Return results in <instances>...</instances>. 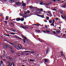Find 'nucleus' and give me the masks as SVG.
Returning a JSON list of instances; mask_svg holds the SVG:
<instances>
[{"label":"nucleus","mask_w":66,"mask_h":66,"mask_svg":"<svg viewBox=\"0 0 66 66\" xmlns=\"http://www.w3.org/2000/svg\"><path fill=\"white\" fill-rule=\"evenodd\" d=\"M6 63H7L8 64H9L8 65V66H11V62L10 61H9L8 62H6Z\"/></svg>","instance_id":"nucleus-1"},{"label":"nucleus","mask_w":66,"mask_h":66,"mask_svg":"<svg viewBox=\"0 0 66 66\" xmlns=\"http://www.w3.org/2000/svg\"><path fill=\"white\" fill-rule=\"evenodd\" d=\"M26 5V4L24 3H23V1H22V6H25Z\"/></svg>","instance_id":"nucleus-2"},{"label":"nucleus","mask_w":66,"mask_h":66,"mask_svg":"<svg viewBox=\"0 0 66 66\" xmlns=\"http://www.w3.org/2000/svg\"><path fill=\"white\" fill-rule=\"evenodd\" d=\"M16 4L17 5H20V3L19 2H17L16 3Z\"/></svg>","instance_id":"nucleus-3"},{"label":"nucleus","mask_w":66,"mask_h":66,"mask_svg":"<svg viewBox=\"0 0 66 66\" xmlns=\"http://www.w3.org/2000/svg\"><path fill=\"white\" fill-rule=\"evenodd\" d=\"M61 56H64V57H65V56H64V54H63V52L62 51H61Z\"/></svg>","instance_id":"nucleus-4"},{"label":"nucleus","mask_w":66,"mask_h":66,"mask_svg":"<svg viewBox=\"0 0 66 66\" xmlns=\"http://www.w3.org/2000/svg\"><path fill=\"white\" fill-rule=\"evenodd\" d=\"M29 7L30 9H35V7L32 6H29Z\"/></svg>","instance_id":"nucleus-5"},{"label":"nucleus","mask_w":66,"mask_h":66,"mask_svg":"<svg viewBox=\"0 0 66 66\" xmlns=\"http://www.w3.org/2000/svg\"><path fill=\"white\" fill-rule=\"evenodd\" d=\"M18 48H19V49H21V48H22V47H21V45H20V44H19L18 45Z\"/></svg>","instance_id":"nucleus-6"},{"label":"nucleus","mask_w":66,"mask_h":66,"mask_svg":"<svg viewBox=\"0 0 66 66\" xmlns=\"http://www.w3.org/2000/svg\"><path fill=\"white\" fill-rule=\"evenodd\" d=\"M24 40H23V41H24V43H26V42H25V40H27V38L26 37H24Z\"/></svg>","instance_id":"nucleus-7"},{"label":"nucleus","mask_w":66,"mask_h":66,"mask_svg":"<svg viewBox=\"0 0 66 66\" xmlns=\"http://www.w3.org/2000/svg\"><path fill=\"white\" fill-rule=\"evenodd\" d=\"M16 21H20V18H18L16 19Z\"/></svg>","instance_id":"nucleus-8"},{"label":"nucleus","mask_w":66,"mask_h":66,"mask_svg":"<svg viewBox=\"0 0 66 66\" xmlns=\"http://www.w3.org/2000/svg\"><path fill=\"white\" fill-rule=\"evenodd\" d=\"M13 37H14V38H18V36L16 35H14L13 36Z\"/></svg>","instance_id":"nucleus-9"},{"label":"nucleus","mask_w":66,"mask_h":66,"mask_svg":"<svg viewBox=\"0 0 66 66\" xmlns=\"http://www.w3.org/2000/svg\"><path fill=\"white\" fill-rule=\"evenodd\" d=\"M45 61L46 64H47L48 63V60L46 59H45Z\"/></svg>","instance_id":"nucleus-10"},{"label":"nucleus","mask_w":66,"mask_h":66,"mask_svg":"<svg viewBox=\"0 0 66 66\" xmlns=\"http://www.w3.org/2000/svg\"><path fill=\"white\" fill-rule=\"evenodd\" d=\"M48 50H47V51H46V54H47V53H48V52H49V48H48Z\"/></svg>","instance_id":"nucleus-11"},{"label":"nucleus","mask_w":66,"mask_h":66,"mask_svg":"<svg viewBox=\"0 0 66 66\" xmlns=\"http://www.w3.org/2000/svg\"><path fill=\"white\" fill-rule=\"evenodd\" d=\"M20 20L21 21H23L24 20V18H21Z\"/></svg>","instance_id":"nucleus-12"},{"label":"nucleus","mask_w":66,"mask_h":66,"mask_svg":"<svg viewBox=\"0 0 66 66\" xmlns=\"http://www.w3.org/2000/svg\"><path fill=\"white\" fill-rule=\"evenodd\" d=\"M35 31L37 32L38 33H39L40 32V30H35Z\"/></svg>","instance_id":"nucleus-13"},{"label":"nucleus","mask_w":66,"mask_h":66,"mask_svg":"<svg viewBox=\"0 0 66 66\" xmlns=\"http://www.w3.org/2000/svg\"><path fill=\"white\" fill-rule=\"evenodd\" d=\"M9 19V16H6V20H7Z\"/></svg>","instance_id":"nucleus-14"},{"label":"nucleus","mask_w":66,"mask_h":66,"mask_svg":"<svg viewBox=\"0 0 66 66\" xmlns=\"http://www.w3.org/2000/svg\"><path fill=\"white\" fill-rule=\"evenodd\" d=\"M30 62H31L32 61V62H33V61H35V60L34 59H30Z\"/></svg>","instance_id":"nucleus-15"},{"label":"nucleus","mask_w":66,"mask_h":66,"mask_svg":"<svg viewBox=\"0 0 66 66\" xmlns=\"http://www.w3.org/2000/svg\"><path fill=\"white\" fill-rule=\"evenodd\" d=\"M46 19L47 20H49V17H48V16H46Z\"/></svg>","instance_id":"nucleus-16"},{"label":"nucleus","mask_w":66,"mask_h":66,"mask_svg":"<svg viewBox=\"0 0 66 66\" xmlns=\"http://www.w3.org/2000/svg\"><path fill=\"white\" fill-rule=\"evenodd\" d=\"M31 52L29 51H24L23 52Z\"/></svg>","instance_id":"nucleus-17"},{"label":"nucleus","mask_w":66,"mask_h":66,"mask_svg":"<svg viewBox=\"0 0 66 66\" xmlns=\"http://www.w3.org/2000/svg\"><path fill=\"white\" fill-rule=\"evenodd\" d=\"M3 47L4 48H7V46L6 45H4L3 46Z\"/></svg>","instance_id":"nucleus-18"},{"label":"nucleus","mask_w":66,"mask_h":66,"mask_svg":"<svg viewBox=\"0 0 66 66\" xmlns=\"http://www.w3.org/2000/svg\"><path fill=\"white\" fill-rule=\"evenodd\" d=\"M4 56H5L4 55L2 56H1V58H3V57H4Z\"/></svg>","instance_id":"nucleus-19"},{"label":"nucleus","mask_w":66,"mask_h":66,"mask_svg":"<svg viewBox=\"0 0 66 66\" xmlns=\"http://www.w3.org/2000/svg\"><path fill=\"white\" fill-rule=\"evenodd\" d=\"M49 22L50 23H52V20L51 19V20H49Z\"/></svg>","instance_id":"nucleus-20"},{"label":"nucleus","mask_w":66,"mask_h":66,"mask_svg":"<svg viewBox=\"0 0 66 66\" xmlns=\"http://www.w3.org/2000/svg\"><path fill=\"white\" fill-rule=\"evenodd\" d=\"M49 15H50V17H51L52 16V14H51V13H50L49 14Z\"/></svg>","instance_id":"nucleus-21"},{"label":"nucleus","mask_w":66,"mask_h":66,"mask_svg":"<svg viewBox=\"0 0 66 66\" xmlns=\"http://www.w3.org/2000/svg\"><path fill=\"white\" fill-rule=\"evenodd\" d=\"M13 45H12V46H13V47H14L15 48V47L16 46V45L14 44H13Z\"/></svg>","instance_id":"nucleus-22"},{"label":"nucleus","mask_w":66,"mask_h":66,"mask_svg":"<svg viewBox=\"0 0 66 66\" xmlns=\"http://www.w3.org/2000/svg\"><path fill=\"white\" fill-rule=\"evenodd\" d=\"M26 44H29V41H28V40H26Z\"/></svg>","instance_id":"nucleus-23"},{"label":"nucleus","mask_w":66,"mask_h":66,"mask_svg":"<svg viewBox=\"0 0 66 66\" xmlns=\"http://www.w3.org/2000/svg\"><path fill=\"white\" fill-rule=\"evenodd\" d=\"M12 65H13V66H14V63L13 62H12L11 64V66H12Z\"/></svg>","instance_id":"nucleus-24"},{"label":"nucleus","mask_w":66,"mask_h":66,"mask_svg":"<svg viewBox=\"0 0 66 66\" xmlns=\"http://www.w3.org/2000/svg\"><path fill=\"white\" fill-rule=\"evenodd\" d=\"M53 22L52 23H54V22H55V20L54 19H53Z\"/></svg>","instance_id":"nucleus-25"},{"label":"nucleus","mask_w":66,"mask_h":66,"mask_svg":"<svg viewBox=\"0 0 66 66\" xmlns=\"http://www.w3.org/2000/svg\"><path fill=\"white\" fill-rule=\"evenodd\" d=\"M0 66H4V64H1Z\"/></svg>","instance_id":"nucleus-26"},{"label":"nucleus","mask_w":66,"mask_h":66,"mask_svg":"<svg viewBox=\"0 0 66 66\" xmlns=\"http://www.w3.org/2000/svg\"><path fill=\"white\" fill-rule=\"evenodd\" d=\"M15 34V33L11 32L10 33V34H12V35H14Z\"/></svg>","instance_id":"nucleus-27"},{"label":"nucleus","mask_w":66,"mask_h":66,"mask_svg":"<svg viewBox=\"0 0 66 66\" xmlns=\"http://www.w3.org/2000/svg\"><path fill=\"white\" fill-rule=\"evenodd\" d=\"M12 31H13V32H15V31H16V30L15 29H12Z\"/></svg>","instance_id":"nucleus-28"},{"label":"nucleus","mask_w":66,"mask_h":66,"mask_svg":"<svg viewBox=\"0 0 66 66\" xmlns=\"http://www.w3.org/2000/svg\"><path fill=\"white\" fill-rule=\"evenodd\" d=\"M27 13H28V14L30 13V11H29L28 10L27 11Z\"/></svg>","instance_id":"nucleus-29"},{"label":"nucleus","mask_w":66,"mask_h":66,"mask_svg":"<svg viewBox=\"0 0 66 66\" xmlns=\"http://www.w3.org/2000/svg\"><path fill=\"white\" fill-rule=\"evenodd\" d=\"M54 23H52V24H51V26H54Z\"/></svg>","instance_id":"nucleus-30"},{"label":"nucleus","mask_w":66,"mask_h":66,"mask_svg":"<svg viewBox=\"0 0 66 66\" xmlns=\"http://www.w3.org/2000/svg\"><path fill=\"white\" fill-rule=\"evenodd\" d=\"M63 11H61L60 12L61 13V14H63Z\"/></svg>","instance_id":"nucleus-31"},{"label":"nucleus","mask_w":66,"mask_h":66,"mask_svg":"<svg viewBox=\"0 0 66 66\" xmlns=\"http://www.w3.org/2000/svg\"><path fill=\"white\" fill-rule=\"evenodd\" d=\"M47 13H48L49 14H50L51 13V12L49 11H47Z\"/></svg>","instance_id":"nucleus-32"},{"label":"nucleus","mask_w":66,"mask_h":66,"mask_svg":"<svg viewBox=\"0 0 66 66\" xmlns=\"http://www.w3.org/2000/svg\"><path fill=\"white\" fill-rule=\"evenodd\" d=\"M46 31L47 33H49V32H50V31H49V30H46Z\"/></svg>","instance_id":"nucleus-33"},{"label":"nucleus","mask_w":66,"mask_h":66,"mask_svg":"<svg viewBox=\"0 0 66 66\" xmlns=\"http://www.w3.org/2000/svg\"><path fill=\"white\" fill-rule=\"evenodd\" d=\"M10 58H11V57H10L9 56L7 57H6V58L8 59H10Z\"/></svg>","instance_id":"nucleus-34"},{"label":"nucleus","mask_w":66,"mask_h":66,"mask_svg":"<svg viewBox=\"0 0 66 66\" xmlns=\"http://www.w3.org/2000/svg\"><path fill=\"white\" fill-rule=\"evenodd\" d=\"M11 52H14V50L13 49L11 50Z\"/></svg>","instance_id":"nucleus-35"},{"label":"nucleus","mask_w":66,"mask_h":66,"mask_svg":"<svg viewBox=\"0 0 66 66\" xmlns=\"http://www.w3.org/2000/svg\"><path fill=\"white\" fill-rule=\"evenodd\" d=\"M52 10L53 11H56V9H53Z\"/></svg>","instance_id":"nucleus-36"},{"label":"nucleus","mask_w":66,"mask_h":66,"mask_svg":"<svg viewBox=\"0 0 66 66\" xmlns=\"http://www.w3.org/2000/svg\"><path fill=\"white\" fill-rule=\"evenodd\" d=\"M4 22L6 23V24H7V21H4Z\"/></svg>","instance_id":"nucleus-37"},{"label":"nucleus","mask_w":66,"mask_h":66,"mask_svg":"<svg viewBox=\"0 0 66 66\" xmlns=\"http://www.w3.org/2000/svg\"><path fill=\"white\" fill-rule=\"evenodd\" d=\"M21 28H22L23 29H25V28H24V27H23V26H21Z\"/></svg>","instance_id":"nucleus-38"},{"label":"nucleus","mask_w":66,"mask_h":66,"mask_svg":"<svg viewBox=\"0 0 66 66\" xmlns=\"http://www.w3.org/2000/svg\"><path fill=\"white\" fill-rule=\"evenodd\" d=\"M54 15L55 16H57V14L56 13H54Z\"/></svg>","instance_id":"nucleus-39"},{"label":"nucleus","mask_w":66,"mask_h":66,"mask_svg":"<svg viewBox=\"0 0 66 66\" xmlns=\"http://www.w3.org/2000/svg\"><path fill=\"white\" fill-rule=\"evenodd\" d=\"M1 64H4V63H3V62L2 61H1Z\"/></svg>","instance_id":"nucleus-40"},{"label":"nucleus","mask_w":66,"mask_h":66,"mask_svg":"<svg viewBox=\"0 0 66 66\" xmlns=\"http://www.w3.org/2000/svg\"><path fill=\"white\" fill-rule=\"evenodd\" d=\"M56 33L57 34H59V31H57Z\"/></svg>","instance_id":"nucleus-41"},{"label":"nucleus","mask_w":66,"mask_h":66,"mask_svg":"<svg viewBox=\"0 0 66 66\" xmlns=\"http://www.w3.org/2000/svg\"><path fill=\"white\" fill-rule=\"evenodd\" d=\"M18 38H19L20 39H21V40H22V39H21V38L20 37H18Z\"/></svg>","instance_id":"nucleus-42"},{"label":"nucleus","mask_w":66,"mask_h":66,"mask_svg":"<svg viewBox=\"0 0 66 66\" xmlns=\"http://www.w3.org/2000/svg\"><path fill=\"white\" fill-rule=\"evenodd\" d=\"M63 19H66V16H64L63 18Z\"/></svg>","instance_id":"nucleus-43"},{"label":"nucleus","mask_w":66,"mask_h":66,"mask_svg":"<svg viewBox=\"0 0 66 66\" xmlns=\"http://www.w3.org/2000/svg\"><path fill=\"white\" fill-rule=\"evenodd\" d=\"M9 43L10 44V45H12V46H13V44H12V43H10V42H9Z\"/></svg>","instance_id":"nucleus-44"},{"label":"nucleus","mask_w":66,"mask_h":66,"mask_svg":"<svg viewBox=\"0 0 66 66\" xmlns=\"http://www.w3.org/2000/svg\"><path fill=\"white\" fill-rule=\"evenodd\" d=\"M62 7H63V8H65L66 6L65 5L62 6Z\"/></svg>","instance_id":"nucleus-45"},{"label":"nucleus","mask_w":66,"mask_h":66,"mask_svg":"<svg viewBox=\"0 0 66 66\" xmlns=\"http://www.w3.org/2000/svg\"><path fill=\"white\" fill-rule=\"evenodd\" d=\"M53 33H54V34H56V32L55 31H54L53 32Z\"/></svg>","instance_id":"nucleus-46"},{"label":"nucleus","mask_w":66,"mask_h":66,"mask_svg":"<svg viewBox=\"0 0 66 66\" xmlns=\"http://www.w3.org/2000/svg\"><path fill=\"white\" fill-rule=\"evenodd\" d=\"M40 11H43V9H40Z\"/></svg>","instance_id":"nucleus-47"},{"label":"nucleus","mask_w":66,"mask_h":66,"mask_svg":"<svg viewBox=\"0 0 66 66\" xmlns=\"http://www.w3.org/2000/svg\"><path fill=\"white\" fill-rule=\"evenodd\" d=\"M47 15L48 16H50V15H49V14H47Z\"/></svg>","instance_id":"nucleus-48"},{"label":"nucleus","mask_w":66,"mask_h":66,"mask_svg":"<svg viewBox=\"0 0 66 66\" xmlns=\"http://www.w3.org/2000/svg\"><path fill=\"white\" fill-rule=\"evenodd\" d=\"M37 16H40V15H39V14H37Z\"/></svg>","instance_id":"nucleus-49"},{"label":"nucleus","mask_w":66,"mask_h":66,"mask_svg":"<svg viewBox=\"0 0 66 66\" xmlns=\"http://www.w3.org/2000/svg\"><path fill=\"white\" fill-rule=\"evenodd\" d=\"M22 38H24V37H24V36L23 35H22Z\"/></svg>","instance_id":"nucleus-50"},{"label":"nucleus","mask_w":66,"mask_h":66,"mask_svg":"<svg viewBox=\"0 0 66 66\" xmlns=\"http://www.w3.org/2000/svg\"><path fill=\"white\" fill-rule=\"evenodd\" d=\"M15 48L17 49H18V47H17L16 46Z\"/></svg>","instance_id":"nucleus-51"},{"label":"nucleus","mask_w":66,"mask_h":66,"mask_svg":"<svg viewBox=\"0 0 66 66\" xmlns=\"http://www.w3.org/2000/svg\"><path fill=\"white\" fill-rule=\"evenodd\" d=\"M41 17H42V18H44V16L43 15H42L41 16Z\"/></svg>","instance_id":"nucleus-52"},{"label":"nucleus","mask_w":66,"mask_h":66,"mask_svg":"<svg viewBox=\"0 0 66 66\" xmlns=\"http://www.w3.org/2000/svg\"><path fill=\"white\" fill-rule=\"evenodd\" d=\"M40 24H38L37 25V26H40Z\"/></svg>","instance_id":"nucleus-53"},{"label":"nucleus","mask_w":66,"mask_h":66,"mask_svg":"<svg viewBox=\"0 0 66 66\" xmlns=\"http://www.w3.org/2000/svg\"><path fill=\"white\" fill-rule=\"evenodd\" d=\"M43 32L44 33H46V31L44 30L43 31Z\"/></svg>","instance_id":"nucleus-54"},{"label":"nucleus","mask_w":66,"mask_h":66,"mask_svg":"<svg viewBox=\"0 0 66 66\" xmlns=\"http://www.w3.org/2000/svg\"><path fill=\"white\" fill-rule=\"evenodd\" d=\"M31 53H35V52H31Z\"/></svg>","instance_id":"nucleus-55"},{"label":"nucleus","mask_w":66,"mask_h":66,"mask_svg":"<svg viewBox=\"0 0 66 66\" xmlns=\"http://www.w3.org/2000/svg\"><path fill=\"white\" fill-rule=\"evenodd\" d=\"M10 60L11 61H13V60L11 58H10Z\"/></svg>","instance_id":"nucleus-56"},{"label":"nucleus","mask_w":66,"mask_h":66,"mask_svg":"<svg viewBox=\"0 0 66 66\" xmlns=\"http://www.w3.org/2000/svg\"><path fill=\"white\" fill-rule=\"evenodd\" d=\"M4 40H5V41H6V39L5 38L4 39Z\"/></svg>","instance_id":"nucleus-57"},{"label":"nucleus","mask_w":66,"mask_h":66,"mask_svg":"<svg viewBox=\"0 0 66 66\" xmlns=\"http://www.w3.org/2000/svg\"><path fill=\"white\" fill-rule=\"evenodd\" d=\"M45 22H47V20H45L44 21Z\"/></svg>","instance_id":"nucleus-58"},{"label":"nucleus","mask_w":66,"mask_h":66,"mask_svg":"<svg viewBox=\"0 0 66 66\" xmlns=\"http://www.w3.org/2000/svg\"><path fill=\"white\" fill-rule=\"evenodd\" d=\"M40 4H41V5H42V4H43V3H40Z\"/></svg>","instance_id":"nucleus-59"},{"label":"nucleus","mask_w":66,"mask_h":66,"mask_svg":"<svg viewBox=\"0 0 66 66\" xmlns=\"http://www.w3.org/2000/svg\"><path fill=\"white\" fill-rule=\"evenodd\" d=\"M7 36H8V37H10V35H7Z\"/></svg>","instance_id":"nucleus-60"},{"label":"nucleus","mask_w":66,"mask_h":66,"mask_svg":"<svg viewBox=\"0 0 66 66\" xmlns=\"http://www.w3.org/2000/svg\"><path fill=\"white\" fill-rule=\"evenodd\" d=\"M15 59H16V58H17V56H15Z\"/></svg>","instance_id":"nucleus-61"},{"label":"nucleus","mask_w":66,"mask_h":66,"mask_svg":"<svg viewBox=\"0 0 66 66\" xmlns=\"http://www.w3.org/2000/svg\"><path fill=\"white\" fill-rule=\"evenodd\" d=\"M2 14L1 13L0 14V16H2Z\"/></svg>","instance_id":"nucleus-62"},{"label":"nucleus","mask_w":66,"mask_h":66,"mask_svg":"<svg viewBox=\"0 0 66 66\" xmlns=\"http://www.w3.org/2000/svg\"><path fill=\"white\" fill-rule=\"evenodd\" d=\"M39 0H37V2H39Z\"/></svg>","instance_id":"nucleus-63"},{"label":"nucleus","mask_w":66,"mask_h":66,"mask_svg":"<svg viewBox=\"0 0 66 66\" xmlns=\"http://www.w3.org/2000/svg\"><path fill=\"white\" fill-rule=\"evenodd\" d=\"M24 24H26V22H24Z\"/></svg>","instance_id":"nucleus-64"}]
</instances>
